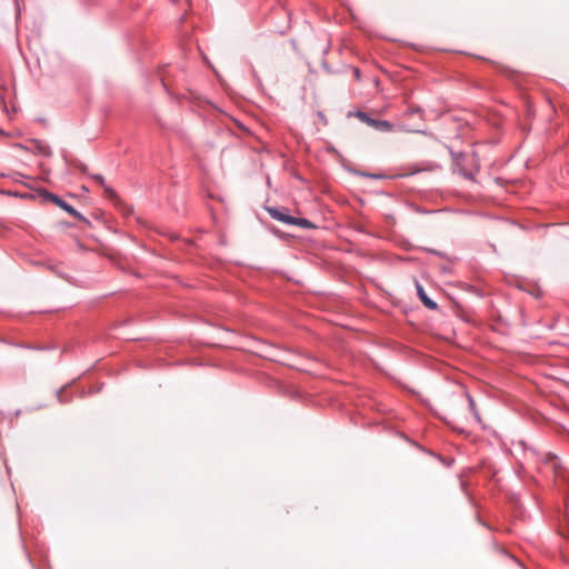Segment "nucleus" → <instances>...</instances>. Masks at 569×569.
<instances>
[{
	"instance_id": "nucleus-6",
	"label": "nucleus",
	"mask_w": 569,
	"mask_h": 569,
	"mask_svg": "<svg viewBox=\"0 0 569 569\" xmlns=\"http://www.w3.org/2000/svg\"><path fill=\"white\" fill-rule=\"evenodd\" d=\"M293 221L291 226H299L305 229H312L315 228V224L305 218H293Z\"/></svg>"
},
{
	"instance_id": "nucleus-13",
	"label": "nucleus",
	"mask_w": 569,
	"mask_h": 569,
	"mask_svg": "<svg viewBox=\"0 0 569 569\" xmlns=\"http://www.w3.org/2000/svg\"><path fill=\"white\" fill-rule=\"evenodd\" d=\"M551 460H553V458H551ZM557 462L556 461H552V466L556 467Z\"/></svg>"
},
{
	"instance_id": "nucleus-8",
	"label": "nucleus",
	"mask_w": 569,
	"mask_h": 569,
	"mask_svg": "<svg viewBox=\"0 0 569 569\" xmlns=\"http://www.w3.org/2000/svg\"><path fill=\"white\" fill-rule=\"evenodd\" d=\"M468 399H469L470 409L473 412L476 420L478 422H480V416H479L478 411L476 410V403H475L473 399L471 397H468Z\"/></svg>"
},
{
	"instance_id": "nucleus-3",
	"label": "nucleus",
	"mask_w": 569,
	"mask_h": 569,
	"mask_svg": "<svg viewBox=\"0 0 569 569\" xmlns=\"http://www.w3.org/2000/svg\"><path fill=\"white\" fill-rule=\"evenodd\" d=\"M268 212H269V214L273 219H276L278 221H281L283 223L292 224V222H295L293 221L295 217L284 213L282 209H279V208H268Z\"/></svg>"
},
{
	"instance_id": "nucleus-4",
	"label": "nucleus",
	"mask_w": 569,
	"mask_h": 569,
	"mask_svg": "<svg viewBox=\"0 0 569 569\" xmlns=\"http://www.w3.org/2000/svg\"><path fill=\"white\" fill-rule=\"evenodd\" d=\"M50 198H51L52 202H54L57 206L62 208L64 211L69 212L72 216L78 214L77 210L72 206L67 203L64 200L60 199L58 196L50 194Z\"/></svg>"
},
{
	"instance_id": "nucleus-1",
	"label": "nucleus",
	"mask_w": 569,
	"mask_h": 569,
	"mask_svg": "<svg viewBox=\"0 0 569 569\" xmlns=\"http://www.w3.org/2000/svg\"><path fill=\"white\" fill-rule=\"evenodd\" d=\"M455 170L467 179L473 180L480 164L476 153H460L453 157Z\"/></svg>"
},
{
	"instance_id": "nucleus-9",
	"label": "nucleus",
	"mask_w": 569,
	"mask_h": 569,
	"mask_svg": "<svg viewBox=\"0 0 569 569\" xmlns=\"http://www.w3.org/2000/svg\"><path fill=\"white\" fill-rule=\"evenodd\" d=\"M39 150H40V152H41L43 156H50V153H51V152H50V149H49V147H48V146H41V147H39Z\"/></svg>"
},
{
	"instance_id": "nucleus-7",
	"label": "nucleus",
	"mask_w": 569,
	"mask_h": 569,
	"mask_svg": "<svg viewBox=\"0 0 569 569\" xmlns=\"http://www.w3.org/2000/svg\"><path fill=\"white\" fill-rule=\"evenodd\" d=\"M93 179L99 182L103 188H104V191L109 196V197H113L114 196V192L112 189H110L109 187L104 186V179L102 176L100 174H96L93 176Z\"/></svg>"
},
{
	"instance_id": "nucleus-11",
	"label": "nucleus",
	"mask_w": 569,
	"mask_h": 569,
	"mask_svg": "<svg viewBox=\"0 0 569 569\" xmlns=\"http://www.w3.org/2000/svg\"><path fill=\"white\" fill-rule=\"evenodd\" d=\"M60 393H61V391H60V392H58V395H57V397H58V399H59V402H64V400H62V399H61Z\"/></svg>"
},
{
	"instance_id": "nucleus-12",
	"label": "nucleus",
	"mask_w": 569,
	"mask_h": 569,
	"mask_svg": "<svg viewBox=\"0 0 569 569\" xmlns=\"http://www.w3.org/2000/svg\"><path fill=\"white\" fill-rule=\"evenodd\" d=\"M355 74H356V77H359L360 72L358 69H355Z\"/></svg>"
},
{
	"instance_id": "nucleus-5",
	"label": "nucleus",
	"mask_w": 569,
	"mask_h": 569,
	"mask_svg": "<svg viewBox=\"0 0 569 569\" xmlns=\"http://www.w3.org/2000/svg\"><path fill=\"white\" fill-rule=\"evenodd\" d=\"M417 291L420 300L428 309H437V303L427 296V293L425 292L420 284L417 286Z\"/></svg>"
},
{
	"instance_id": "nucleus-2",
	"label": "nucleus",
	"mask_w": 569,
	"mask_h": 569,
	"mask_svg": "<svg viewBox=\"0 0 569 569\" xmlns=\"http://www.w3.org/2000/svg\"><path fill=\"white\" fill-rule=\"evenodd\" d=\"M357 116L362 122L371 126L372 128L379 131H391L392 129V124L389 121L372 119L366 112H358Z\"/></svg>"
},
{
	"instance_id": "nucleus-10",
	"label": "nucleus",
	"mask_w": 569,
	"mask_h": 569,
	"mask_svg": "<svg viewBox=\"0 0 569 569\" xmlns=\"http://www.w3.org/2000/svg\"><path fill=\"white\" fill-rule=\"evenodd\" d=\"M409 112L410 113H418V112H420V109L419 108H409Z\"/></svg>"
}]
</instances>
